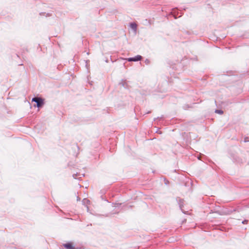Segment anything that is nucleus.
Returning <instances> with one entry per match:
<instances>
[{"label": "nucleus", "instance_id": "4", "mask_svg": "<svg viewBox=\"0 0 249 249\" xmlns=\"http://www.w3.org/2000/svg\"><path fill=\"white\" fill-rule=\"evenodd\" d=\"M130 26L134 30H136L137 28V25L135 23H131Z\"/></svg>", "mask_w": 249, "mask_h": 249}, {"label": "nucleus", "instance_id": "2", "mask_svg": "<svg viewBox=\"0 0 249 249\" xmlns=\"http://www.w3.org/2000/svg\"><path fill=\"white\" fill-rule=\"evenodd\" d=\"M63 247L66 249H75L73 244L71 242H69L63 245Z\"/></svg>", "mask_w": 249, "mask_h": 249}, {"label": "nucleus", "instance_id": "3", "mask_svg": "<svg viewBox=\"0 0 249 249\" xmlns=\"http://www.w3.org/2000/svg\"><path fill=\"white\" fill-rule=\"evenodd\" d=\"M142 57L141 55H138L134 57L128 58L127 59V60L128 61H137L141 60L142 59Z\"/></svg>", "mask_w": 249, "mask_h": 249}, {"label": "nucleus", "instance_id": "1", "mask_svg": "<svg viewBox=\"0 0 249 249\" xmlns=\"http://www.w3.org/2000/svg\"><path fill=\"white\" fill-rule=\"evenodd\" d=\"M32 102H35L36 103V107H40L43 105V101L40 98L35 97L32 99Z\"/></svg>", "mask_w": 249, "mask_h": 249}, {"label": "nucleus", "instance_id": "5", "mask_svg": "<svg viewBox=\"0 0 249 249\" xmlns=\"http://www.w3.org/2000/svg\"><path fill=\"white\" fill-rule=\"evenodd\" d=\"M216 112H217V113H220V114H222L223 113V111L222 110H216Z\"/></svg>", "mask_w": 249, "mask_h": 249}, {"label": "nucleus", "instance_id": "6", "mask_svg": "<svg viewBox=\"0 0 249 249\" xmlns=\"http://www.w3.org/2000/svg\"><path fill=\"white\" fill-rule=\"evenodd\" d=\"M248 220H244V221H243L242 222V223H243V224H247V223H248Z\"/></svg>", "mask_w": 249, "mask_h": 249}]
</instances>
